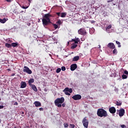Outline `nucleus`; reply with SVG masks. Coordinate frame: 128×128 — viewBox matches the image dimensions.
Here are the masks:
<instances>
[{
	"instance_id": "obj_13",
	"label": "nucleus",
	"mask_w": 128,
	"mask_h": 128,
	"mask_svg": "<svg viewBox=\"0 0 128 128\" xmlns=\"http://www.w3.org/2000/svg\"><path fill=\"white\" fill-rule=\"evenodd\" d=\"M34 90V92H38V88H36V86L34 84H32L30 86Z\"/></svg>"
},
{
	"instance_id": "obj_44",
	"label": "nucleus",
	"mask_w": 128,
	"mask_h": 128,
	"mask_svg": "<svg viewBox=\"0 0 128 128\" xmlns=\"http://www.w3.org/2000/svg\"><path fill=\"white\" fill-rule=\"evenodd\" d=\"M124 74H128V72L127 70H125V71L124 72Z\"/></svg>"
},
{
	"instance_id": "obj_50",
	"label": "nucleus",
	"mask_w": 128,
	"mask_h": 128,
	"mask_svg": "<svg viewBox=\"0 0 128 128\" xmlns=\"http://www.w3.org/2000/svg\"><path fill=\"white\" fill-rule=\"evenodd\" d=\"M28 0V2H29V4H30V2H31L30 0Z\"/></svg>"
},
{
	"instance_id": "obj_54",
	"label": "nucleus",
	"mask_w": 128,
	"mask_h": 128,
	"mask_svg": "<svg viewBox=\"0 0 128 128\" xmlns=\"http://www.w3.org/2000/svg\"><path fill=\"white\" fill-rule=\"evenodd\" d=\"M12 76H14V74H12Z\"/></svg>"
},
{
	"instance_id": "obj_8",
	"label": "nucleus",
	"mask_w": 128,
	"mask_h": 128,
	"mask_svg": "<svg viewBox=\"0 0 128 128\" xmlns=\"http://www.w3.org/2000/svg\"><path fill=\"white\" fill-rule=\"evenodd\" d=\"M76 68H78V65L76 64H72L70 66V70H75Z\"/></svg>"
},
{
	"instance_id": "obj_37",
	"label": "nucleus",
	"mask_w": 128,
	"mask_h": 128,
	"mask_svg": "<svg viewBox=\"0 0 128 128\" xmlns=\"http://www.w3.org/2000/svg\"><path fill=\"white\" fill-rule=\"evenodd\" d=\"M21 8H24V10H26V8H28V6H22Z\"/></svg>"
},
{
	"instance_id": "obj_10",
	"label": "nucleus",
	"mask_w": 128,
	"mask_h": 128,
	"mask_svg": "<svg viewBox=\"0 0 128 128\" xmlns=\"http://www.w3.org/2000/svg\"><path fill=\"white\" fill-rule=\"evenodd\" d=\"M20 88H26V83L25 82H20Z\"/></svg>"
},
{
	"instance_id": "obj_40",
	"label": "nucleus",
	"mask_w": 128,
	"mask_h": 128,
	"mask_svg": "<svg viewBox=\"0 0 128 128\" xmlns=\"http://www.w3.org/2000/svg\"><path fill=\"white\" fill-rule=\"evenodd\" d=\"M121 128H126V126L124 124H122L120 126Z\"/></svg>"
},
{
	"instance_id": "obj_19",
	"label": "nucleus",
	"mask_w": 128,
	"mask_h": 128,
	"mask_svg": "<svg viewBox=\"0 0 128 128\" xmlns=\"http://www.w3.org/2000/svg\"><path fill=\"white\" fill-rule=\"evenodd\" d=\"M18 46V42H12L11 44V46H13L14 48H16V46Z\"/></svg>"
},
{
	"instance_id": "obj_56",
	"label": "nucleus",
	"mask_w": 128,
	"mask_h": 128,
	"mask_svg": "<svg viewBox=\"0 0 128 128\" xmlns=\"http://www.w3.org/2000/svg\"><path fill=\"white\" fill-rule=\"evenodd\" d=\"M14 128H16V127L14 126Z\"/></svg>"
},
{
	"instance_id": "obj_28",
	"label": "nucleus",
	"mask_w": 128,
	"mask_h": 128,
	"mask_svg": "<svg viewBox=\"0 0 128 128\" xmlns=\"http://www.w3.org/2000/svg\"><path fill=\"white\" fill-rule=\"evenodd\" d=\"M52 26H54V28H55V30H56V28H58V26L56 24H52Z\"/></svg>"
},
{
	"instance_id": "obj_17",
	"label": "nucleus",
	"mask_w": 128,
	"mask_h": 128,
	"mask_svg": "<svg viewBox=\"0 0 128 128\" xmlns=\"http://www.w3.org/2000/svg\"><path fill=\"white\" fill-rule=\"evenodd\" d=\"M6 20H8V18H4L3 19L0 18V22H1V24H4L6 22Z\"/></svg>"
},
{
	"instance_id": "obj_16",
	"label": "nucleus",
	"mask_w": 128,
	"mask_h": 128,
	"mask_svg": "<svg viewBox=\"0 0 128 128\" xmlns=\"http://www.w3.org/2000/svg\"><path fill=\"white\" fill-rule=\"evenodd\" d=\"M80 60V56H76L73 58L72 61L73 62H78V60Z\"/></svg>"
},
{
	"instance_id": "obj_49",
	"label": "nucleus",
	"mask_w": 128,
	"mask_h": 128,
	"mask_svg": "<svg viewBox=\"0 0 128 128\" xmlns=\"http://www.w3.org/2000/svg\"><path fill=\"white\" fill-rule=\"evenodd\" d=\"M6 2H10V0H6Z\"/></svg>"
},
{
	"instance_id": "obj_36",
	"label": "nucleus",
	"mask_w": 128,
	"mask_h": 128,
	"mask_svg": "<svg viewBox=\"0 0 128 128\" xmlns=\"http://www.w3.org/2000/svg\"><path fill=\"white\" fill-rule=\"evenodd\" d=\"M61 70H62V72H64V70H66V67L64 66H62L61 68Z\"/></svg>"
},
{
	"instance_id": "obj_22",
	"label": "nucleus",
	"mask_w": 128,
	"mask_h": 128,
	"mask_svg": "<svg viewBox=\"0 0 128 128\" xmlns=\"http://www.w3.org/2000/svg\"><path fill=\"white\" fill-rule=\"evenodd\" d=\"M5 46H6V48H12V44H10L8 43H6L5 44Z\"/></svg>"
},
{
	"instance_id": "obj_53",
	"label": "nucleus",
	"mask_w": 128,
	"mask_h": 128,
	"mask_svg": "<svg viewBox=\"0 0 128 128\" xmlns=\"http://www.w3.org/2000/svg\"><path fill=\"white\" fill-rule=\"evenodd\" d=\"M114 4V6H116V4Z\"/></svg>"
},
{
	"instance_id": "obj_25",
	"label": "nucleus",
	"mask_w": 128,
	"mask_h": 128,
	"mask_svg": "<svg viewBox=\"0 0 128 128\" xmlns=\"http://www.w3.org/2000/svg\"><path fill=\"white\" fill-rule=\"evenodd\" d=\"M114 54H118V50L116 49H114L112 52Z\"/></svg>"
},
{
	"instance_id": "obj_29",
	"label": "nucleus",
	"mask_w": 128,
	"mask_h": 128,
	"mask_svg": "<svg viewBox=\"0 0 128 128\" xmlns=\"http://www.w3.org/2000/svg\"><path fill=\"white\" fill-rule=\"evenodd\" d=\"M108 116V113L106 112H102V116Z\"/></svg>"
},
{
	"instance_id": "obj_42",
	"label": "nucleus",
	"mask_w": 128,
	"mask_h": 128,
	"mask_svg": "<svg viewBox=\"0 0 128 128\" xmlns=\"http://www.w3.org/2000/svg\"><path fill=\"white\" fill-rule=\"evenodd\" d=\"M56 14H57V16H60V12H56Z\"/></svg>"
},
{
	"instance_id": "obj_1",
	"label": "nucleus",
	"mask_w": 128,
	"mask_h": 128,
	"mask_svg": "<svg viewBox=\"0 0 128 128\" xmlns=\"http://www.w3.org/2000/svg\"><path fill=\"white\" fill-rule=\"evenodd\" d=\"M52 16L50 14H44V18L42 19V22L44 26H48L49 24L52 22H50V18H51Z\"/></svg>"
},
{
	"instance_id": "obj_48",
	"label": "nucleus",
	"mask_w": 128,
	"mask_h": 128,
	"mask_svg": "<svg viewBox=\"0 0 128 128\" xmlns=\"http://www.w3.org/2000/svg\"><path fill=\"white\" fill-rule=\"evenodd\" d=\"M18 102H15V103L14 104V106H18Z\"/></svg>"
},
{
	"instance_id": "obj_45",
	"label": "nucleus",
	"mask_w": 128,
	"mask_h": 128,
	"mask_svg": "<svg viewBox=\"0 0 128 128\" xmlns=\"http://www.w3.org/2000/svg\"><path fill=\"white\" fill-rule=\"evenodd\" d=\"M4 108V106H0V110H2Z\"/></svg>"
},
{
	"instance_id": "obj_14",
	"label": "nucleus",
	"mask_w": 128,
	"mask_h": 128,
	"mask_svg": "<svg viewBox=\"0 0 128 128\" xmlns=\"http://www.w3.org/2000/svg\"><path fill=\"white\" fill-rule=\"evenodd\" d=\"M33 82H34V79L30 78L28 80V84L29 86L32 85V84H33Z\"/></svg>"
},
{
	"instance_id": "obj_18",
	"label": "nucleus",
	"mask_w": 128,
	"mask_h": 128,
	"mask_svg": "<svg viewBox=\"0 0 128 128\" xmlns=\"http://www.w3.org/2000/svg\"><path fill=\"white\" fill-rule=\"evenodd\" d=\"M97 112H106V111L103 108H100L98 110Z\"/></svg>"
},
{
	"instance_id": "obj_4",
	"label": "nucleus",
	"mask_w": 128,
	"mask_h": 128,
	"mask_svg": "<svg viewBox=\"0 0 128 128\" xmlns=\"http://www.w3.org/2000/svg\"><path fill=\"white\" fill-rule=\"evenodd\" d=\"M78 34L82 36H86V30L84 28H81L78 30Z\"/></svg>"
},
{
	"instance_id": "obj_6",
	"label": "nucleus",
	"mask_w": 128,
	"mask_h": 128,
	"mask_svg": "<svg viewBox=\"0 0 128 128\" xmlns=\"http://www.w3.org/2000/svg\"><path fill=\"white\" fill-rule=\"evenodd\" d=\"M72 98H73V100H80L82 98V96L80 94H76L74 96L72 97Z\"/></svg>"
},
{
	"instance_id": "obj_52",
	"label": "nucleus",
	"mask_w": 128,
	"mask_h": 128,
	"mask_svg": "<svg viewBox=\"0 0 128 128\" xmlns=\"http://www.w3.org/2000/svg\"><path fill=\"white\" fill-rule=\"evenodd\" d=\"M2 122V120L0 119V124Z\"/></svg>"
},
{
	"instance_id": "obj_47",
	"label": "nucleus",
	"mask_w": 128,
	"mask_h": 128,
	"mask_svg": "<svg viewBox=\"0 0 128 128\" xmlns=\"http://www.w3.org/2000/svg\"><path fill=\"white\" fill-rule=\"evenodd\" d=\"M72 42H74V44H76V39H72Z\"/></svg>"
},
{
	"instance_id": "obj_59",
	"label": "nucleus",
	"mask_w": 128,
	"mask_h": 128,
	"mask_svg": "<svg viewBox=\"0 0 128 128\" xmlns=\"http://www.w3.org/2000/svg\"><path fill=\"white\" fill-rule=\"evenodd\" d=\"M22 114H24V112H22Z\"/></svg>"
},
{
	"instance_id": "obj_21",
	"label": "nucleus",
	"mask_w": 128,
	"mask_h": 128,
	"mask_svg": "<svg viewBox=\"0 0 128 128\" xmlns=\"http://www.w3.org/2000/svg\"><path fill=\"white\" fill-rule=\"evenodd\" d=\"M66 12H62L61 15L60 16L61 18H66Z\"/></svg>"
},
{
	"instance_id": "obj_35",
	"label": "nucleus",
	"mask_w": 128,
	"mask_h": 128,
	"mask_svg": "<svg viewBox=\"0 0 128 128\" xmlns=\"http://www.w3.org/2000/svg\"><path fill=\"white\" fill-rule=\"evenodd\" d=\"M116 106H122V102H116Z\"/></svg>"
},
{
	"instance_id": "obj_11",
	"label": "nucleus",
	"mask_w": 128,
	"mask_h": 128,
	"mask_svg": "<svg viewBox=\"0 0 128 128\" xmlns=\"http://www.w3.org/2000/svg\"><path fill=\"white\" fill-rule=\"evenodd\" d=\"M63 92H70V94H72V89L70 88H66L63 90Z\"/></svg>"
},
{
	"instance_id": "obj_27",
	"label": "nucleus",
	"mask_w": 128,
	"mask_h": 128,
	"mask_svg": "<svg viewBox=\"0 0 128 128\" xmlns=\"http://www.w3.org/2000/svg\"><path fill=\"white\" fill-rule=\"evenodd\" d=\"M122 78H123L124 80H126V78H128V76L124 74L123 75H122Z\"/></svg>"
},
{
	"instance_id": "obj_41",
	"label": "nucleus",
	"mask_w": 128,
	"mask_h": 128,
	"mask_svg": "<svg viewBox=\"0 0 128 128\" xmlns=\"http://www.w3.org/2000/svg\"><path fill=\"white\" fill-rule=\"evenodd\" d=\"M62 108H65L66 107V104L64 102L62 103Z\"/></svg>"
},
{
	"instance_id": "obj_58",
	"label": "nucleus",
	"mask_w": 128,
	"mask_h": 128,
	"mask_svg": "<svg viewBox=\"0 0 128 128\" xmlns=\"http://www.w3.org/2000/svg\"><path fill=\"white\" fill-rule=\"evenodd\" d=\"M112 114H114V112H112Z\"/></svg>"
},
{
	"instance_id": "obj_34",
	"label": "nucleus",
	"mask_w": 128,
	"mask_h": 128,
	"mask_svg": "<svg viewBox=\"0 0 128 128\" xmlns=\"http://www.w3.org/2000/svg\"><path fill=\"white\" fill-rule=\"evenodd\" d=\"M66 94V96H70V93L68 92H63Z\"/></svg>"
},
{
	"instance_id": "obj_7",
	"label": "nucleus",
	"mask_w": 128,
	"mask_h": 128,
	"mask_svg": "<svg viewBox=\"0 0 128 128\" xmlns=\"http://www.w3.org/2000/svg\"><path fill=\"white\" fill-rule=\"evenodd\" d=\"M108 48H110L111 50H114L116 48V46H114V44L112 42H110L107 45Z\"/></svg>"
},
{
	"instance_id": "obj_20",
	"label": "nucleus",
	"mask_w": 128,
	"mask_h": 128,
	"mask_svg": "<svg viewBox=\"0 0 128 128\" xmlns=\"http://www.w3.org/2000/svg\"><path fill=\"white\" fill-rule=\"evenodd\" d=\"M78 46V44H72V46H71V48L72 50H74V48H76Z\"/></svg>"
},
{
	"instance_id": "obj_9",
	"label": "nucleus",
	"mask_w": 128,
	"mask_h": 128,
	"mask_svg": "<svg viewBox=\"0 0 128 128\" xmlns=\"http://www.w3.org/2000/svg\"><path fill=\"white\" fill-rule=\"evenodd\" d=\"M34 104L36 108H38V106H42V103L38 101H36L34 102Z\"/></svg>"
},
{
	"instance_id": "obj_38",
	"label": "nucleus",
	"mask_w": 128,
	"mask_h": 128,
	"mask_svg": "<svg viewBox=\"0 0 128 128\" xmlns=\"http://www.w3.org/2000/svg\"><path fill=\"white\" fill-rule=\"evenodd\" d=\"M70 126L71 128H74L76 126H74V124H70Z\"/></svg>"
},
{
	"instance_id": "obj_15",
	"label": "nucleus",
	"mask_w": 128,
	"mask_h": 128,
	"mask_svg": "<svg viewBox=\"0 0 128 128\" xmlns=\"http://www.w3.org/2000/svg\"><path fill=\"white\" fill-rule=\"evenodd\" d=\"M110 28H112V24H110L106 28V32H107L110 33Z\"/></svg>"
},
{
	"instance_id": "obj_12",
	"label": "nucleus",
	"mask_w": 128,
	"mask_h": 128,
	"mask_svg": "<svg viewBox=\"0 0 128 128\" xmlns=\"http://www.w3.org/2000/svg\"><path fill=\"white\" fill-rule=\"evenodd\" d=\"M109 112H116V108L112 106L109 108Z\"/></svg>"
},
{
	"instance_id": "obj_39",
	"label": "nucleus",
	"mask_w": 128,
	"mask_h": 128,
	"mask_svg": "<svg viewBox=\"0 0 128 128\" xmlns=\"http://www.w3.org/2000/svg\"><path fill=\"white\" fill-rule=\"evenodd\" d=\"M68 124L66 123H64V128H68Z\"/></svg>"
},
{
	"instance_id": "obj_26",
	"label": "nucleus",
	"mask_w": 128,
	"mask_h": 128,
	"mask_svg": "<svg viewBox=\"0 0 128 128\" xmlns=\"http://www.w3.org/2000/svg\"><path fill=\"white\" fill-rule=\"evenodd\" d=\"M62 70V69L60 68H58L56 70V74H59V72H60V71Z\"/></svg>"
},
{
	"instance_id": "obj_31",
	"label": "nucleus",
	"mask_w": 128,
	"mask_h": 128,
	"mask_svg": "<svg viewBox=\"0 0 128 128\" xmlns=\"http://www.w3.org/2000/svg\"><path fill=\"white\" fill-rule=\"evenodd\" d=\"M56 24H62V20H58Z\"/></svg>"
},
{
	"instance_id": "obj_30",
	"label": "nucleus",
	"mask_w": 128,
	"mask_h": 128,
	"mask_svg": "<svg viewBox=\"0 0 128 128\" xmlns=\"http://www.w3.org/2000/svg\"><path fill=\"white\" fill-rule=\"evenodd\" d=\"M75 40H76V41H75V44H78V42H80V40L78 38H76Z\"/></svg>"
},
{
	"instance_id": "obj_51",
	"label": "nucleus",
	"mask_w": 128,
	"mask_h": 128,
	"mask_svg": "<svg viewBox=\"0 0 128 128\" xmlns=\"http://www.w3.org/2000/svg\"><path fill=\"white\" fill-rule=\"evenodd\" d=\"M7 70H8V72H10V68H8V69H7Z\"/></svg>"
},
{
	"instance_id": "obj_32",
	"label": "nucleus",
	"mask_w": 128,
	"mask_h": 128,
	"mask_svg": "<svg viewBox=\"0 0 128 128\" xmlns=\"http://www.w3.org/2000/svg\"><path fill=\"white\" fill-rule=\"evenodd\" d=\"M119 112H124V109L121 108L119 110Z\"/></svg>"
},
{
	"instance_id": "obj_46",
	"label": "nucleus",
	"mask_w": 128,
	"mask_h": 128,
	"mask_svg": "<svg viewBox=\"0 0 128 128\" xmlns=\"http://www.w3.org/2000/svg\"><path fill=\"white\" fill-rule=\"evenodd\" d=\"M114 2V0H108L107 2Z\"/></svg>"
},
{
	"instance_id": "obj_57",
	"label": "nucleus",
	"mask_w": 128,
	"mask_h": 128,
	"mask_svg": "<svg viewBox=\"0 0 128 128\" xmlns=\"http://www.w3.org/2000/svg\"><path fill=\"white\" fill-rule=\"evenodd\" d=\"M99 48H100V46H99Z\"/></svg>"
},
{
	"instance_id": "obj_24",
	"label": "nucleus",
	"mask_w": 128,
	"mask_h": 128,
	"mask_svg": "<svg viewBox=\"0 0 128 128\" xmlns=\"http://www.w3.org/2000/svg\"><path fill=\"white\" fill-rule=\"evenodd\" d=\"M116 44H118V48H122V45H120V42L118 41H116Z\"/></svg>"
},
{
	"instance_id": "obj_2",
	"label": "nucleus",
	"mask_w": 128,
	"mask_h": 128,
	"mask_svg": "<svg viewBox=\"0 0 128 128\" xmlns=\"http://www.w3.org/2000/svg\"><path fill=\"white\" fill-rule=\"evenodd\" d=\"M64 102V98L61 97L60 98H57L54 100V104L58 108H62V104Z\"/></svg>"
},
{
	"instance_id": "obj_33",
	"label": "nucleus",
	"mask_w": 128,
	"mask_h": 128,
	"mask_svg": "<svg viewBox=\"0 0 128 128\" xmlns=\"http://www.w3.org/2000/svg\"><path fill=\"white\" fill-rule=\"evenodd\" d=\"M118 114L120 116H122L124 114V112H119Z\"/></svg>"
},
{
	"instance_id": "obj_5",
	"label": "nucleus",
	"mask_w": 128,
	"mask_h": 128,
	"mask_svg": "<svg viewBox=\"0 0 128 128\" xmlns=\"http://www.w3.org/2000/svg\"><path fill=\"white\" fill-rule=\"evenodd\" d=\"M23 72H26L27 74H32V70H30V68H28V67L26 66H24Z\"/></svg>"
},
{
	"instance_id": "obj_55",
	"label": "nucleus",
	"mask_w": 128,
	"mask_h": 128,
	"mask_svg": "<svg viewBox=\"0 0 128 128\" xmlns=\"http://www.w3.org/2000/svg\"><path fill=\"white\" fill-rule=\"evenodd\" d=\"M28 26H30V24H29Z\"/></svg>"
},
{
	"instance_id": "obj_23",
	"label": "nucleus",
	"mask_w": 128,
	"mask_h": 128,
	"mask_svg": "<svg viewBox=\"0 0 128 128\" xmlns=\"http://www.w3.org/2000/svg\"><path fill=\"white\" fill-rule=\"evenodd\" d=\"M97 114L98 116H100V118H102V112H97Z\"/></svg>"
},
{
	"instance_id": "obj_3",
	"label": "nucleus",
	"mask_w": 128,
	"mask_h": 128,
	"mask_svg": "<svg viewBox=\"0 0 128 128\" xmlns=\"http://www.w3.org/2000/svg\"><path fill=\"white\" fill-rule=\"evenodd\" d=\"M82 124H83L84 128H88V120L86 119V117H84L83 118Z\"/></svg>"
},
{
	"instance_id": "obj_43",
	"label": "nucleus",
	"mask_w": 128,
	"mask_h": 128,
	"mask_svg": "<svg viewBox=\"0 0 128 128\" xmlns=\"http://www.w3.org/2000/svg\"><path fill=\"white\" fill-rule=\"evenodd\" d=\"M39 110H40V111H44V108H39Z\"/></svg>"
}]
</instances>
